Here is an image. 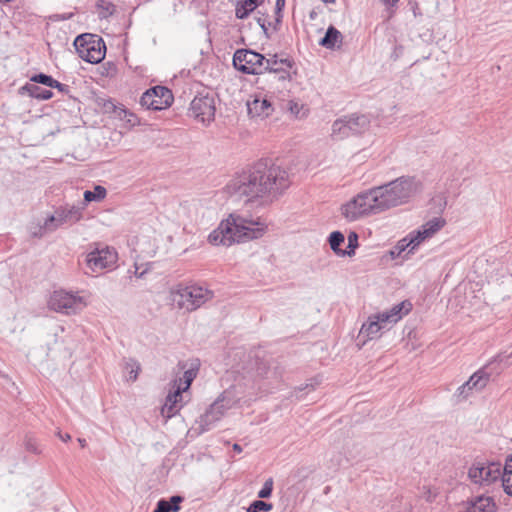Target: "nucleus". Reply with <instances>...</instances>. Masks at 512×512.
Returning a JSON list of instances; mask_svg holds the SVG:
<instances>
[{"instance_id": "f257e3e1", "label": "nucleus", "mask_w": 512, "mask_h": 512, "mask_svg": "<svg viewBox=\"0 0 512 512\" xmlns=\"http://www.w3.org/2000/svg\"><path fill=\"white\" fill-rule=\"evenodd\" d=\"M421 190V183L413 176H401L386 184L355 195L342 205V215L349 221L377 215L407 204Z\"/></svg>"}, {"instance_id": "f03ea898", "label": "nucleus", "mask_w": 512, "mask_h": 512, "mask_svg": "<svg viewBox=\"0 0 512 512\" xmlns=\"http://www.w3.org/2000/svg\"><path fill=\"white\" fill-rule=\"evenodd\" d=\"M288 172L270 159H260L227 185L231 194L245 196L249 200L263 198L273 201L290 186Z\"/></svg>"}, {"instance_id": "7ed1b4c3", "label": "nucleus", "mask_w": 512, "mask_h": 512, "mask_svg": "<svg viewBox=\"0 0 512 512\" xmlns=\"http://www.w3.org/2000/svg\"><path fill=\"white\" fill-rule=\"evenodd\" d=\"M266 229L265 223L251 216L230 214L228 219L222 221L217 229L208 236L213 245L230 246L233 243L244 242L260 238Z\"/></svg>"}, {"instance_id": "20e7f679", "label": "nucleus", "mask_w": 512, "mask_h": 512, "mask_svg": "<svg viewBox=\"0 0 512 512\" xmlns=\"http://www.w3.org/2000/svg\"><path fill=\"white\" fill-rule=\"evenodd\" d=\"M73 45L79 57L88 63H99L106 55V45L100 34H78Z\"/></svg>"}, {"instance_id": "39448f33", "label": "nucleus", "mask_w": 512, "mask_h": 512, "mask_svg": "<svg viewBox=\"0 0 512 512\" xmlns=\"http://www.w3.org/2000/svg\"><path fill=\"white\" fill-rule=\"evenodd\" d=\"M370 127V119L364 114L345 115L334 121L332 137L342 140L350 135L362 134Z\"/></svg>"}, {"instance_id": "423d86ee", "label": "nucleus", "mask_w": 512, "mask_h": 512, "mask_svg": "<svg viewBox=\"0 0 512 512\" xmlns=\"http://www.w3.org/2000/svg\"><path fill=\"white\" fill-rule=\"evenodd\" d=\"M213 297V292L197 285L180 287L174 294V302L180 308L194 311Z\"/></svg>"}, {"instance_id": "0eeeda50", "label": "nucleus", "mask_w": 512, "mask_h": 512, "mask_svg": "<svg viewBox=\"0 0 512 512\" xmlns=\"http://www.w3.org/2000/svg\"><path fill=\"white\" fill-rule=\"evenodd\" d=\"M265 56L251 49H237L233 55V66L244 74L263 73Z\"/></svg>"}, {"instance_id": "6e6552de", "label": "nucleus", "mask_w": 512, "mask_h": 512, "mask_svg": "<svg viewBox=\"0 0 512 512\" xmlns=\"http://www.w3.org/2000/svg\"><path fill=\"white\" fill-rule=\"evenodd\" d=\"M504 357L501 355H498L496 358H494L492 361H490L487 365L479 369L477 372H475L468 381H466V386H468V390H476L481 391L488 382L495 377L496 375L500 374L501 371L509 365L508 362H506L503 366L501 365L503 362Z\"/></svg>"}, {"instance_id": "1a4fd4ad", "label": "nucleus", "mask_w": 512, "mask_h": 512, "mask_svg": "<svg viewBox=\"0 0 512 512\" xmlns=\"http://www.w3.org/2000/svg\"><path fill=\"white\" fill-rule=\"evenodd\" d=\"M84 209L85 203L72 206H60L55 210L53 215L46 218L45 226L48 228L49 232H52L63 224H74L82 219Z\"/></svg>"}, {"instance_id": "9d476101", "label": "nucleus", "mask_w": 512, "mask_h": 512, "mask_svg": "<svg viewBox=\"0 0 512 512\" xmlns=\"http://www.w3.org/2000/svg\"><path fill=\"white\" fill-rule=\"evenodd\" d=\"M49 307L56 312L72 315L81 311L85 307V303L82 297L60 290L54 291L51 295Z\"/></svg>"}, {"instance_id": "9b49d317", "label": "nucleus", "mask_w": 512, "mask_h": 512, "mask_svg": "<svg viewBox=\"0 0 512 512\" xmlns=\"http://www.w3.org/2000/svg\"><path fill=\"white\" fill-rule=\"evenodd\" d=\"M191 115L202 122L203 124H209L214 120L216 106L215 97L213 93H198L190 104Z\"/></svg>"}, {"instance_id": "f8f14e48", "label": "nucleus", "mask_w": 512, "mask_h": 512, "mask_svg": "<svg viewBox=\"0 0 512 512\" xmlns=\"http://www.w3.org/2000/svg\"><path fill=\"white\" fill-rule=\"evenodd\" d=\"M173 103V94L170 89L164 86H155L146 90L141 98L140 104L151 110H162Z\"/></svg>"}, {"instance_id": "ddd939ff", "label": "nucleus", "mask_w": 512, "mask_h": 512, "mask_svg": "<svg viewBox=\"0 0 512 512\" xmlns=\"http://www.w3.org/2000/svg\"><path fill=\"white\" fill-rule=\"evenodd\" d=\"M468 476L475 484L490 485L501 479V464L496 462L475 463L469 468Z\"/></svg>"}, {"instance_id": "4468645a", "label": "nucleus", "mask_w": 512, "mask_h": 512, "mask_svg": "<svg viewBox=\"0 0 512 512\" xmlns=\"http://www.w3.org/2000/svg\"><path fill=\"white\" fill-rule=\"evenodd\" d=\"M224 402L225 398L223 396L218 397L206 412L200 416L198 423L202 433L212 429L216 422L223 417L225 411L230 408V405Z\"/></svg>"}, {"instance_id": "2eb2a0df", "label": "nucleus", "mask_w": 512, "mask_h": 512, "mask_svg": "<svg viewBox=\"0 0 512 512\" xmlns=\"http://www.w3.org/2000/svg\"><path fill=\"white\" fill-rule=\"evenodd\" d=\"M117 253L109 247L96 248L86 256V263L92 272H99L116 262Z\"/></svg>"}, {"instance_id": "dca6fc26", "label": "nucleus", "mask_w": 512, "mask_h": 512, "mask_svg": "<svg viewBox=\"0 0 512 512\" xmlns=\"http://www.w3.org/2000/svg\"><path fill=\"white\" fill-rule=\"evenodd\" d=\"M247 111L252 118H266L272 114L274 108L267 98L255 96L253 100L247 101Z\"/></svg>"}, {"instance_id": "f3484780", "label": "nucleus", "mask_w": 512, "mask_h": 512, "mask_svg": "<svg viewBox=\"0 0 512 512\" xmlns=\"http://www.w3.org/2000/svg\"><path fill=\"white\" fill-rule=\"evenodd\" d=\"M295 61L290 57H284L283 55L273 54L265 57L263 63V72H269L270 74L278 72V70L290 68L293 69Z\"/></svg>"}, {"instance_id": "a211bd4d", "label": "nucleus", "mask_w": 512, "mask_h": 512, "mask_svg": "<svg viewBox=\"0 0 512 512\" xmlns=\"http://www.w3.org/2000/svg\"><path fill=\"white\" fill-rule=\"evenodd\" d=\"M497 505L490 496L478 495L467 502L466 512H495Z\"/></svg>"}, {"instance_id": "6ab92c4d", "label": "nucleus", "mask_w": 512, "mask_h": 512, "mask_svg": "<svg viewBox=\"0 0 512 512\" xmlns=\"http://www.w3.org/2000/svg\"><path fill=\"white\" fill-rule=\"evenodd\" d=\"M444 224L445 220L443 218H433L426 222L419 230L412 232L415 237L416 244H420L426 238L434 235L444 226Z\"/></svg>"}, {"instance_id": "aec40b11", "label": "nucleus", "mask_w": 512, "mask_h": 512, "mask_svg": "<svg viewBox=\"0 0 512 512\" xmlns=\"http://www.w3.org/2000/svg\"><path fill=\"white\" fill-rule=\"evenodd\" d=\"M107 112H113L116 117L126 121L130 126H135L139 123L138 117L131 111L127 110L123 105H116L112 100H108L104 104Z\"/></svg>"}, {"instance_id": "412c9836", "label": "nucleus", "mask_w": 512, "mask_h": 512, "mask_svg": "<svg viewBox=\"0 0 512 512\" xmlns=\"http://www.w3.org/2000/svg\"><path fill=\"white\" fill-rule=\"evenodd\" d=\"M182 392H185V390L182 389L181 385H177V388L167 395L161 410L163 416L171 418L178 412L177 403L182 399Z\"/></svg>"}, {"instance_id": "4be33fe9", "label": "nucleus", "mask_w": 512, "mask_h": 512, "mask_svg": "<svg viewBox=\"0 0 512 512\" xmlns=\"http://www.w3.org/2000/svg\"><path fill=\"white\" fill-rule=\"evenodd\" d=\"M419 244H416L415 237L413 233H410L408 237L401 239L391 250L390 255L393 259L400 257L403 252L407 250V248H410L407 252V254L403 257L406 258L409 254H412L415 250V248Z\"/></svg>"}, {"instance_id": "5701e85b", "label": "nucleus", "mask_w": 512, "mask_h": 512, "mask_svg": "<svg viewBox=\"0 0 512 512\" xmlns=\"http://www.w3.org/2000/svg\"><path fill=\"white\" fill-rule=\"evenodd\" d=\"M385 329V325L381 324L375 315H371L368 321L361 327L360 334L369 340L379 337L380 331Z\"/></svg>"}, {"instance_id": "b1692460", "label": "nucleus", "mask_w": 512, "mask_h": 512, "mask_svg": "<svg viewBox=\"0 0 512 512\" xmlns=\"http://www.w3.org/2000/svg\"><path fill=\"white\" fill-rule=\"evenodd\" d=\"M20 94H27L37 100H48L53 97V92L48 89L41 88L34 83H26L19 89Z\"/></svg>"}, {"instance_id": "393cba45", "label": "nucleus", "mask_w": 512, "mask_h": 512, "mask_svg": "<svg viewBox=\"0 0 512 512\" xmlns=\"http://www.w3.org/2000/svg\"><path fill=\"white\" fill-rule=\"evenodd\" d=\"M183 501L184 497L180 495H173L169 499L162 498L157 502L153 512H178Z\"/></svg>"}, {"instance_id": "a878e982", "label": "nucleus", "mask_w": 512, "mask_h": 512, "mask_svg": "<svg viewBox=\"0 0 512 512\" xmlns=\"http://www.w3.org/2000/svg\"><path fill=\"white\" fill-rule=\"evenodd\" d=\"M178 367L180 370H184V374H183L182 378L175 380V384L179 381L178 385H181L182 389L187 391L190 388L193 380L197 376L198 366L195 365V366H191L190 368L186 369V367H187L186 362L180 361L178 363Z\"/></svg>"}, {"instance_id": "bb28decb", "label": "nucleus", "mask_w": 512, "mask_h": 512, "mask_svg": "<svg viewBox=\"0 0 512 512\" xmlns=\"http://www.w3.org/2000/svg\"><path fill=\"white\" fill-rule=\"evenodd\" d=\"M501 481L504 491L512 496V453L506 458L504 468H501Z\"/></svg>"}, {"instance_id": "cd10ccee", "label": "nucleus", "mask_w": 512, "mask_h": 512, "mask_svg": "<svg viewBox=\"0 0 512 512\" xmlns=\"http://www.w3.org/2000/svg\"><path fill=\"white\" fill-rule=\"evenodd\" d=\"M263 0H240L236 4L235 13L237 18L243 19L254 11Z\"/></svg>"}, {"instance_id": "c85d7f7f", "label": "nucleus", "mask_w": 512, "mask_h": 512, "mask_svg": "<svg viewBox=\"0 0 512 512\" xmlns=\"http://www.w3.org/2000/svg\"><path fill=\"white\" fill-rule=\"evenodd\" d=\"M106 195H107L106 188L101 185H96L92 191L86 190L84 192V201L82 203H85V207H86L87 204L92 201L98 202V201L103 200L106 197Z\"/></svg>"}, {"instance_id": "c756f323", "label": "nucleus", "mask_w": 512, "mask_h": 512, "mask_svg": "<svg viewBox=\"0 0 512 512\" xmlns=\"http://www.w3.org/2000/svg\"><path fill=\"white\" fill-rule=\"evenodd\" d=\"M272 75L275 80L283 83V88H287L286 83L289 84L294 79V77L297 76V67L295 65L293 69H281L276 73H272Z\"/></svg>"}, {"instance_id": "7c9ffc66", "label": "nucleus", "mask_w": 512, "mask_h": 512, "mask_svg": "<svg viewBox=\"0 0 512 512\" xmlns=\"http://www.w3.org/2000/svg\"><path fill=\"white\" fill-rule=\"evenodd\" d=\"M343 43V34H325L319 44L328 49L340 48Z\"/></svg>"}, {"instance_id": "2f4dec72", "label": "nucleus", "mask_w": 512, "mask_h": 512, "mask_svg": "<svg viewBox=\"0 0 512 512\" xmlns=\"http://www.w3.org/2000/svg\"><path fill=\"white\" fill-rule=\"evenodd\" d=\"M412 309V304L408 300H405L399 304L394 305L390 310H388L393 319L397 322L402 319L403 316L407 315Z\"/></svg>"}, {"instance_id": "473e14b6", "label": "nucleus", "mask_w": 512, "mask_h": 512, "mask_svg": "<svg viewBox=\"0 0 512 512\" xmlns=\"http://www.w3.org/2000/svg\"><path fill=\"white\" fill-rule=\"evenodd\" d=\"M344 241L345 237L341 231H333L328 238L330 248L338 256H341V251L343 249H341L340 246L342 243H344Z\"/></svg>"}, {"instance_id": "72a5a7b5", "label": "nucleus", "mask_w": 512, "mask_h": 512, "mask_svg": "<svg viewBox=\"0 0 512 512\" xmlns=\"http://www.w3.org/2000/svg\"><path fill=\"white\" fill-rule=\"evenodd\" d=\"M348 244L346 249L341 251V257L348 256L351 257L355 254V250L358 247V234L354 231L350 232L348 235Z\"/></svg>"}, {"instance_id": "f704fd0d", "label": "nucleus", "mask_w": 512, "mask_h": 512, "mask_svg": "<svg viewBox=\"0 0 512 512\" xmlns=\"http://www.w3.org/2000/svg\"><path fill=\"white\" fill-rule=\"evenodd\" d=\"M272 508L273 505L271 503L263 500H255L249 505L247 512H269Z\"/></svg>"}, {"instance_id": "c9c22d12", "label": "nucleus", "mask_w": 512, "mask_h": 512, "mask_svg": "<svg viewBox=\"0 0 512 512\" xmlns=\"http://www.w3.org/2000/svg\"><path fill=\"white\" fill-rule=\"evenodd\" d=\"M97 7H98V10H99V15L101 17H108L110 15H113V13L115 12L116 10V7L114 4L106 1V0H100L98 3H97Z\"/></svg>"}, {"instance_id": "e433bc0d", "label": "nucleus", "mask_w": 512, "mask_h": 512, "mask_svg": "<svg viewBox=\"0 0 512 512\" xmlns=\"http://www.w3.org/2000/svg\"><path fill=\"white\" fill-rule=\"evenodd\" d=\"M54 80L55 79L52 76L44 73L35 74L30 78V81L34 82V84H42L50 88L54 83Z\"/></svg>"}, {"instance_id": "4c0bfd02", "label": "nucleus", "mask_w": 512, "mask_h": 512, "mask_svg": "<svg viewBox=\"0 0 512 512\" xmlns=\"http://www.w3.org/2000/svg\"><path fill=\"white\" fill-rule=\"evenodd\" d=\"M273 491V479L268 478L264 484L263 487L258 491V497L260 499L269 498Z\"/></svg>"}, {"instance_id": "58836bf2", "label": "nucleus", "mask_w": 512, "mask_h": 512, "mask_svg": "<svg viewBox=\"0 0 512 512\" xmlns=\"http://www.w3.org/2000/svg\"><path fill=\"white\" fill-rule=\"evenodd\" d=\"M375 318L379 320V322L383 325H385V329H387V326L389 324H394L397 321L393 319L391 313L389 311H384L381 313L374 314Z\"/></svg>"}, {"instance_id": "ea45409f", "label": "nucleus", "mask_w": 512, "mask_h": 512, "mask_svg": "<svg viewBox=\"0 0 512 512\" xmlns=\"http://www.w3.org/2000/svg\"><path fill=\"white\" fill-rule=\"evenodd\" d=\"M304 109V105L300 104L294 100H290L288 102V110L296 117H303L305 115V112L301 113V111Z\"/></svg>"}, {"instance_id": "a19ab883", "label": "nucleus", "mask_w": 512, "mask_h": 512, "mask_svg": "<svg viewBox=\"0 0 512 512\" xmlns=\"http://www.w3.org/2000/svg\"><path fill=\"white\" fill-rule=\"evenodd\" d=\"M24 445H25V448L27 451L34 453V454L40 453L37 442L34 438L27 436L25 438Z\"/></svg>"}, {"instance_id": "79ce46f5", "label": "nucleus", "mask_w": 512, "mask_h": 512, "mask_svg": "<svg viewBox=\"0 0 512 512\" xmlns=\"http://www.w3.org/2000/svg\"><path fill=\"white\" fill-rule=\"evenodd\" d=\"M46 231H49L48 228L43 225L35 226L34 229L30 230L31 236L34 238H41Z\"/></svg>"}, {"instance_id": "37998d69", "label": "nucleus", "mask_w": 512, "mask_h": 512, "mask_svg": "<svg viewBox=\"0 0 512 512\" xmlns=\"http://www.w3.org/2000/svg\"><path fill=\"white\" fill-rule=\"evenodd\" d=\"M51 88H55L63 94H68L70 91V87L68 85L60 83L57 80H54V83L52 84Z\"/></svg>"}, {"instance_id": "c03bdc74", "label": "nucleus", "mask_w": 512, "mask_h": 512, "mask_svg": "<svg viewBox=\"0 0 512 512\" xmlns=\"http://www.w3.org/2000/svg\"><path fill=\"white\" fill-rule=\"evenodd\" d=\"M394 41H395V43H397V42H398V40H397V39H395ZM403 49H404V47H403V45H402V44H396V45H395V47H394V50H393V52H392V54H391V58H392L394 61H396V60H397V59L402 55V53H403Z\"/></svg>"}, {"instance_id": "a18cd8bd", "label": "nucleus", "mask_w": 512, "mask_h": 512, "mask_svg": "<svg viewBox=\"0 0 512 512\" xmlns=\"http://www.w3.org/2000/svg\"><path fill=\"white\" fill-rule=\"evenodd\" d=\"M394 41H395V43H397V42H398V40H397V39H395ZM403 49H404V47H403V45H402V44H396V45H395V47H394V50H393V52H392V54H391V58H392L394 61H396V60H397V59L402 55V53H403Z\"/></svg>"}, {"instance_id": "49530a36", "label": "nucleus", "mask_w": 512, "mask_h": 512, "mask_svg": "<svg viewBox=\"0 0 512 512\" xmlns=\"http://www.w3.org/2000/svg\"><path fill=\"white\" fill-rule=\"evenodd\" d=\"M284 6H285V0H276L275 14H276L277 22H280L281 11L284 8Z\"/></svg>"}, {"instance_id": "de8ad7c7", "label": "nucleus", "mask_w": 512, "mask_h": 512, "mask_svg": "<svg viewBox=\"0 0 512 512\" xmlns=\"http://www.w3.org/2000/svg\"><path fill=\"white\" fill-rule=\"evenodd\" d=\"M470 391L471 390H468V386H466V382L457 389L458 396L463 399L468 397Z\"/></svg>"}, {"instance_id": "09e8293b", "label": "nucleus", "mask_w": 512, "mask_h": 512, "mask_svg": "<svg viewBox=\"0 0 512 512\" xmlns=\"http://www.w3.org/2000/svg\"><path fill=\"white\" fill-rule=\"evenodd\" d=\"M57 435L64 442H67L71 439L70 434H68V433L62 434L61 431H58Z\"/></svg>"}, {"instance_id": "8fccbe9b", "label": "nucleus", "mask_w": 512, "mask_h": 512, "mask_svg": "<svg viewBox=\"0 0 512 512\" xmlns=\"http://www.w3.org/2000/svg\"><path fill=\"white\" fill-rule=\"evenodd\" d=\"M399 0H381L386 6H394Z\"/></svg>"}, {"instance_id": "3c124183", "label": "nucleus", "mask_w": 512, "mask_h": 512, "mask_svg": "<svg viewBox=\"0 0 512 512\" xmlns=\"http://www.w3.org/2000/svg\"><path fill=\"white\" fill-rule=\"evenodd\" d=\"M137 375H138V369L137 370H131L130 373H129V377L131 380H136L137 378Z\"/></svg>"}, {"instance_id": "603ef678", "label": "nucleus", "mask_w": 512, "mask_h": 512, "mask_svg": "<svg viewBox=\"0 0 512 512\" xmlns=\"http://www.w3.org/2000/svg\"><path fill=\"white\" fill-rule=\"evenodd\" d=\"M258 23H259L260 27L264 30V32H266V31H267V27H266V25H265V20H264V19L259 18V19H258Z\"/></svg>"}, {"instance_id": "864d4df0", "label": "nucleus", "mask_w": 512, "mask_h": 512, "mask_svg": "<svg viewBox=\"0 0 512 512\" xmlns=\"http://www.w3.org/2000/svg\"><path fill=\"white\" fill-rule=\"evenodd\" d=\"M326 32L333 33V32H339V31L334 26H329L327 28Z\"/></svg>"}, {"instance_id": "5fc2aeb1", "label": "nucleus", "mask_w": 512, "mask_h": 512, "mask_svg": "<svg viewBox=\"0 0 512 512\" xmlns=\"http://www.w3.org/2000/svg\"><path fill=\"white\" fill-rule=\"evenodd\" d=\"M233 449H234L235 451H237V452H241V451H242L241 446H240V445H238V444H234Z\"/></svg>"}, {"instance_id": "6e6d98bb", "label": "nucleus", "mask_w": 512, "mask_h": 512, "mask_svg": "<svg viewBox=\"0 0 512 512\" xmlns=\"http://www.w3.org/2000/svg\"><path fill=\"white\" fill-rule=\"evenodd\" d=\"M78 442L80 443V445H81L82 447H84V446H85V444H86L85 439H81V438H79V439H78Z\"/></svg>"}, {"instance_id": "4d7b16f0", "label": "nucleus", "mask_w": 512, "mask_h": 512, "mask_svg": "<svg viewBox=\"0 0 512 512\" xmlns=\"http://www.w3.org/2000/svg\"><path fill=\"white\" fill-rule=\"evenodd\" d=\"M308 387L313 388V385L312 384H306L305 389L308 388Z\"/></svg>"}, {"instance_id": "13d9d810", "label": "nucleus", "mask_w": 512, "mask_h": 512, "mask_svg": "<svg viewBox=\"0 0 512 512\" xmlns=\"http://www.w3.org/2000/svg\"><path fill=\"white\" fill-rule=\"evenodd\" d=\"M325 3L333 2L334 0H322Z\"/></svg>"}]
</instances>
